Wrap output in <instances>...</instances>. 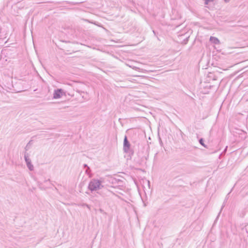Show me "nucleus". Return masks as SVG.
Returning <instances> with one entry per match:
<instances>
[{
    "instance_id": "423d86ee",
    "label": "nucleus",
    "mask_w": 248,
    "mask_h": 248,
    "mask_svg": "<svg viewBox=\"0 0 248 248\" xmlns=\"http://www.w3.org/2000/svg\"><path fill=\"white\" fill-rule=\"evenodd\" d=\"M229 0H224L225 2H228Z\"/></svg>"
},
{
    "instance_id": "f03ea898",
    "label": "nucleus",
    "mask_w": 248,
    "mask_h": 248,
    "mask_svg": "<svg viewBox=\"0 0 248 248\" xmlns=\"http://www.w3.org/2000/svg\"><path fill=\"white\" fill-rule=\"evenodd\" d=\"M62 92L61 90L56 91L54 93V98L55 99L59 98L62 95Z\"/></svg>"
},
{
    "instance_id": "20e7f679",
    "label": "nucleus",
    "mask_w": 248,
    "mask_h": 248,
    "mask_svg": "<svg viewBox=\"0 0 248 248\" xmlns=\"http://www.w3.org/2000/svg\"><path fill=\"white\" fill-rule=\"evenodd\" d=\"M124 145H125V146L127 145V144H128V141L127 140V138L126 137L124 138Z\"/></svg>"
},
{
    "instance_id": "f257e3e1",
    "label": "nucleus",
    "mask_w": 248,
    "mask_h": 248,
    "mask_svg": "<svg viewBox=\"0 0 248 248\" xmlns=\"http://www.w3.org/2000/svg\"><path fill=\"white\" fill-rule=\"evenodd\" d=\"M100 183L97 180H93L91 181L89 185V189L92 190H96L100 188Z\"/></svg>"
},
{
    "instance_id": "7ed1b4c3",
    "label": "nucleus",
    "mask_w": 248,
    "mask_h": 248,
    "mask_svg": "<svg viewBox=\"0 0 248 248\" xmlns=\"http://www.w3.org/2000/svg\"><path fill=\"white\" fill-rule=\"evenodd\" d=\"M210 40L215 44H218L219 43V40L216 37H211Z\"/></svg>"
},
{
    "instance_id": "39448f33",
    "label": "nucleus",
    "mask_w": 248,
    "mask_h": 248,
    "mask_svg": "<svg viewBox=\"0 0 248 248\" xmlns=\"http://www.w3.org/2000/svg\"><path fill=\"white\" fill-rule=\"evenodd\" d=\"M200 143H201L202 145L203 146H205V145H204V143H203V140H202V139H201V140H200Z\"/></svg>"
}]
</instances>
